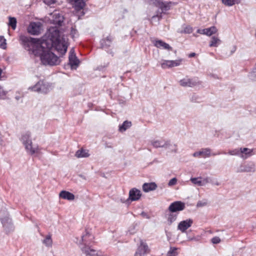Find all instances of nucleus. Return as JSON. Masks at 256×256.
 Listing matches in <instances>:
<instances>
[{
	"label": "nucleus",
	"mask_w": 256,
	"mask_h": 256,
	"mask_svg": "<svg viewBox=\"0 0 256 256\" xmlns=\"http://www.w3.org/2000/svg\"><path fill=\"white\" fill-rule=\"evenodd\" d=\"M42 30V24L40 22H32L28 28V32L32 35L40 34Z\"/></svg>",
	"instance_id": "nucleus-5"
},
{
	"label": "nucleus",
	"mask_w": 256,
	"mask_h": 256,
	"mask_svg": "<svg viewBox=\"0 0 256 256\" xmlns=\"http://www.w3.org/2000/svg\"><path fill=\"white\" fill-rule=\"evenodd\" d=\"M6 94H7V92L4 90L0 86V99L4 98Z\"/></svg>",
	"instance_id": "nucleus-40"
},
{
	"label": "nucleus",
	"mask_w": 256,
	"mask_h": 256,
	"mask_svg": "<svg viewBox=\"0 0 256 256\" xmlns=\"http://www.w3.org/2000/svg\"><path fill=\"white\" fill-rule=\"evenodd\" d=\"M228 153L231 156L239 155L240 154V149L237 148L229 150Z\"/></svg>",
	"instance_id": "nucleus-38"
},
{
	"label": "nucleus",
	"mask_w": 256,
	"mask_h": 256,
	"mask_svg": "<svg viewBox=\"0 0 256 256\" xmlns=\"http://www.w3.org/2000/svg\"><path fill=\"white\" fill-rule=\"evenodd\" d=\"M4 41H6V40L4 38L3 36H0V42H2Z\"/></svg>",
	"instance_id": "nucleus-49"
},
{
	"label": "nucleus",
	"mask_w": 256,
	"mask_h": 256,
	"mask_svg": "<svg viewBox=\"0 0 256 256\" xmlns=\"http://www.w3.org/2000/svg\"><path fill=\"white\" fill-rule=\"evenodd\" d=\"M237 47L236 45H233L230 48V54H232L236 50Z\"/></svg>",
	"instance_id": "nucleus-45"
},
{
	"label": "nucleus",
	"mask_w": 256,
	"mask_h": 256,
	"mask_svg": "<svg viewBox=\"0 0 256 256\" xmlns=\"http://www.w3.org/2000/svg\"><path fill=\"white\" fill-rule=\"evenodd\" d=\"M75 156L78 158H88L90 156L88 150L84 149L76 151Z\"/></svg>",
	"instance_id": "nucleus-25"
},
{
	"label": "nucleus",
	"mask_w": 256,
	"mask_h": 256,
	"mask_svg": "<svg viewBox=\"0 0 256 256\" xmlns=\"http://www.w3.org/2000/svg\"><path fill=\"white\" fill-rule=\"evenodd\" d=\"M92 236L87 230H86L82 235L81 236V239L78 242L76 241L78 244L82 245L81 246H83V245H85L86 243H88L89 241L92 240Z\"/></svg>",
	"instance_id": "nucleus-13"
},
{
	"label": "nucleus",
	"mask_w": 256,
	"mask_h": 256,
	"mask_svg": "<svg viewBox=\"0 0 256 256\" xmlns=\"http://www.w3.org/2000/svg\"><path fill=\"white\" fill-rule=\"evenodd\" d=\"M70 35L72 38H76L78 35L77 30L75 28L72 27L71 28Z\"/></svg>",
	"instance_id": "nucleus-37"
},
{
	"label": "nucleus",
	"mask_w": 256,
	"mask_h": 256,
	"mask_svg": "<svg viewBox=\"0 0 256 256\" xmlns=\"http://www.w3.org/2000/svg\"><path fill=\"white\" fill-rule=\"evenodd\" d=\"M59 196L64 200H72L74 199V196L72 193L66 191L62 190L59 194Z\"/></svg>",
	"instance_id": "nucleus-23"
},
{
	"label": "nucleus",
	"mask_w": 256,
	"mask_h": 256,
	"mask_svg": "<svg viewBox=\"0 0 256 256\" xmlns=\"http://www.w3.org/2000/svg\"><path fill=\"white\" fill-rule=\"evenodd\" d=\"M178 180L176 178H174L170 180L168 184L169 186H172L177 184Z\"/></svg>",
	"instance_id": "nucleus-39"
},
{
	"label": "nucleus",
	"mask_w": 256,
	"mask_h": 256,
	"mask_svg": "<svg viewBox=\"0 0 256 256\" xmlns=\"http://www.w3.org/2000/svg\"><path fill=\"white\" fill-rule=\"evenodd\" d=\"M69 63L71 66L72 68H76L79 65L80 60L76 58L74 49L72 48L70 51V54L69 56Z\"/></svg>",
	"instance_id": "nucleus-15"
},
{
	"label": "nucleus",
	"mask_w": 256,
	"mask_h": 256,
	"mask_svg": "<svg viewBox=\"0 0 256 256\" xmlns=\"http://www.w3.org/2000/svg\"><path fill=\"white\" fill-rule=\"evenodd\" d=\"M70 2L77 10L82 9L85 5L84 0H70Z\"/></svg>",
	"instance_id": "nucleus-24"
},
{
	"label": "nucleus",
	"mask_w": 256,
	"mask_h": 256,
	"mask_svg": "<svg viewBox=\"0 0 256 256\" xmlns=\"http://www.w3.org/2000/svg\"><path fill=\"white\" fill-rule=\"evenodd\" d=\"M50 20L51 23L58 26H61L64 22V18L62 15L60 14L58 12L55 11L51 14Z\"/></svg>",
	"instance_id": "nucleus-7"
},
{
	"label": "nucleus",
	"mask_w": 256,
	"mask_h": 256,
	"mask_svg": "<svg viewBox=\"0 0 256 256\" xmlns=\"http://www.w3.org/2000/svg\"><path fill=\"white\" fill-rule=\"evenodd\" d=\"M150 252L148 247L146 244L142 240L140 241V246H138L136 256H144V255Z\"/></svg>",
	"instance_id": "nucleus-11"
},
{
	"label": "nucleus",
	"mask_w": 256,
	"mask_h": 256,
	"mask_svg": "<svg viewBox=\"0 0 256 256\" xmlns=\"http://www.w3.org/2000/svg\"><path fill=\"white\" fill-rule=\"evenodd\" d=\"M215 184H216V185L218 186V185H219V183H218V182H216V183Z\"/></svg>",
	"instance_id": "nucleus-51"
},
{
	"label": "nucleus",
	"mask_w": 256,
	"mask_h": 256,
	"mask_svg": "<svg viewBox=\"0 0 256 256\" xmlns=\"http://www.w3.org/2000/svg\"><path fill=\"white\" fill-rule=\"evenodd\" d=\"M150 144L155 148H168L170 145V141L164 140H153L150 141Z\"/></svg>",
	"instance_id": "nucleus-9"
},
{
	"label": "nucleus",
	"mask_w": 256,
	"mask_h": 256,
	"mask_svg": "<svg viewBox=\"0 0 256 256\" xmlns=\"http://www.w3.org/2000/svg\"><path fill=\"white\" fill-rule=\"evenodd\" d=\"M240 156L243 159H246L254 154L252 149L244 148H240Z\"/></svg>",
	"instance_id": "nucleus-21"
},
{
	"label": "nucleus",
	"mask_w": 256,
	"mask_h": 256,
	"mask_svg": "<svg viewBox=\"0 0 256 256\" xmlns=\"http://www.w3.org/2000/svg\"><path fill=\"white\" fill-rule=\"evenodd\" d=\"M16 20L14 17L10 16L8 18V25L12 28L13 30H15L16 26Z\"/></svg>",
	"instance_id": "nucleus-32"
},
{
	"label": "nucleus",
	"mask_w": 256,
	"mask_h": 256,
	"mask_svg": "<svg viewBox=\"0 0 256 256\" xmlns=\"http://www.w3.org/2000/svg\"><path fill=\"white\" fill-rule=\"evenodd\" d=\"M183 32L186 34H190L192 32V28L190 26H187L184 28Z\"/></svg>",
	"instance_id": "nucleus-42"
},
{
	"label": "nucleus",
	"mask_w": 256,
	"mask_h": 256,
	"mask_svg": "<svg viewBox=\"0 0 256 256\" xmlns=\"http://www.w3.org/2000/svg\"><path fill=\"white\" fill-rule=\"evenodd\" d=\"M220 242V238L217 236L214 237L212 239V242L213 244H218Z\"/></svg>",
	"instance_id": "nucleus-44"
},
{
	"label": "nucleus",
	"mask_w": 256,
	"mask_h": 256,
	"mask_svg": "<svg viewBox=\"0 0 256 256\" xmlns=\"http://www.w3.org/2000/svg\"><path fill=\"white\" fill-rule=\"evenodd\" d=\"M156 188L157 185L154 182L144 183L142 185V190L146 192L154 190H156Z\"/></svg>",
	"instance_id": "nucleus-22"
},
{
	"label": "nucleus",
	"mask_w": 256,
	"mask_h": 256,
	"mask_svg": "<svg viewBox=\"0 0 256 256\" xmlns=\"http://www.w3.org/2000/svg\"><path fill=\"white\" fill-rule=\"evenodd\" d=\"M5 42L6 41H4L0 44V46L2 49H5L6 48V42Z\"/></svg>",
	"instance_id": "nucleus-47"
},
{
	"label": "nucleus",
	"mask_w": 256,
	"mask_h": 256,
	"mask_svg": "<svg viewBox=\"0 0 256 256\" xmlns=\"http://www.w3.org/2000/svg\"><path fill=\"white\" fill-rule=\"evenodd\" d=\"M208 204L207 201L206 200L198 201L197 203V207H203L206 206Z\"/></svg>",
	"instance_id": "nucleus-41"
},
{
	"label": "nucleus",
	"mask_w": 256,
	"mask_h": 256,
	"mask_svg": "<svg viewBox=\"0 0 256 256\" xmlns=\"http://www.w3.org/2000/svg\"><path fill=\"white\" fill-rule=\"evenodd\" d=\"M255 171V165L252 162L240 166L237 170L238 172H254Z\"/></svg>",
	"instance_id": "nucleus-10"
},
{
	"label": "nucleus",
	"mask_w": 256,
	"mask_h": 256,
	"mask_svg": "<svg viewBox=\"0 0 256 256\" xmlns=\"http://www.w3.org/2000/svg\"><path fill=\"white\" fill-rule=\"evenodd\" d=\"M205 30H206V28L202 29V30L198 29L197 30V32L198 34H205Z\"/></svg>",
	"instance_id": "nucleus-46"
},
{
	"label": "nucleus",
	"mask_w": 256,
	"mask_h": 256,
	"mask_svg": "<svg viewBox=\"0 0 256 256\" xmlns=\"http://www.w3.org/2000/svg\"><path fill=\"white\" fill-rule=\"evenodd\" d=\"M180 84L184 87H193L198 84V82L192 78H185L179 81Z\"/></svg>",
	"instance_id": "nucleus-18"
},
{
	"label": "nucleus",
	"mask_w": 256,
	"mask_h": 256,
	"mask_svg": "<svg viewBox=\"0 0 256 256\" xmlns=\"http://www.w3.org/2000/svg\"><path fill=\"white\" fill-rule=\"evenodd\" d=\"M20 40L22 44L28 48V50L32 51V54H38L39 46L43 47L47 46L48 42H42L43 37L40 39L32 38L24 35H20Z\"/></svg>",
	"instance_id": "nucleus-2"
},
{
	"label": "nucleus",
	"mask_w": 256,
	"mask_h": 256,
	"mask_svg": "<svg viewBox=\"0 0 256 256\" xmlns=\"http://www.w3.org/2000/svg\"><path fill=\"white\" fill-rule=\"evenodd\" d=\"M0 216L2 223L5 230L7 232H10L14 230V225L12 223L11 219L8 218V216H7V214L4 217H2V214L1 213H0Z\"/></svg>",
	"instance_id": "nucleus-6"
},
{
	"label": "nucleus",
	"mask_w": 256,
	"mask_h": 256,
	"mask_svg": "<svg viewBox=\"0 0 256 256\" xmlns=\"http://www.w3.org/2000/svg\"><path fill=\"white\" fill-rule=\"evenodd\" d=\"M185 208V204L180 201H176L172 203L169 207L168 210L171 212H175L184 210Z\"/></svg>",
	"instance_id": "nucleus-8"
},
{
	"label": "nucleus",
	"mask_w": 256,
	"mask_h": 256,
	"mask_svg": "<svg viewBox=\"0 0 256 256\" xmlns=\"http://www.w3.org/2000/svg\"><path fill=\"white\" fill-rule=\"evenodd\" d=\"M68 40L67 37L63 35L57 27H50L43 36L42 42H48L47 46H39L38 48V52L34 54L40 56L41 62L44 65H58L60 60L50 50L54 49L60 54H65L68 46Z\"/></svg>",
	"instance_id": "nucleus-1"
},
{
	"label": "nucleus",
	"mask_w": 256,
	"mask_h": 256,
	"mask_svg": "<svg viewBox=\"0 0 256 256\" xmlns=\"http://www.w3.org/2000/svg\"><path fill=\"white\" fill-rule=\"evenodd\" d=\"M42 243L48 247H51L52 244V240L50 235H47L42 240Z\"/></svg>",
	"instance_id": "nucleus-30"
},
{
	"label": "nucleus",
	"mask_w": 256,
	"mask_h": 256,
	"mask_svg": "<svg viewBox=\"0 0 256 256\" xmlns=\"http://www.w3.org/2000/svg\"><path fill=\"white\" fill-rule=\"evenodd\" d=\"M172 213L171 212L168 215L167 220L169 225L172 224V222L176 221L177 218V215Z\"/></svg>",
	"instance_id": "nucleus-31"
},
{
	"label": "nucleus",
	"mask_w": 256,
	"mask_h": 256,
	"mask_svg": "<svg viewBox=\"0 0 256 256\" xmlns=\"http://www.w3.org/2000/svg\"><path fill=\"white\" fill-rule=\"evenodd\" d=\"M53 88L52 84L48 82L40 80L34 86L30 87V90L32 91L36 92L42 94H46L51 90Z\"/></svg>",
	"instance_id": "nucleus-4"
},
{
	"label": "nucleus",
	"mask_w": 256,
	"mask_h": 256,
	"mask_svg": "<svg viewBox=\"0 0 256 256\" xmlns=\"http://www.w3.org/2000/svg\"><path fill=\"white\" fill-rule=\"evenodd\" d=\"M80 248L86 256H101V252L87 246H81Z\"/></svg>",
	"instance_id": "nucleus-17"
},
{
	"label": "nucleus",
	"mask_w": 256,
	"mask_h": 256,
	"mask_svg": "<svg viewBox=\"0 0 256 256\" xmlns=\"http://www.w3.org/2000/svg\"><path fill=\"white\" fill-rule=\"evenodd\" d=\"M154 45L158 48H162L168 50H172V48L167 43L160 40H152Z\"/></svg>",
	"instance_id": "nucleus-19"
},
{
	"label": "nucleus",
	"mask_w": 256,
	"mask_h": 256,
	"mask_svg": "<svg viewBox=\"0 0 256 256\" xmlns=\"http://www.w3.org/2000/svg\"><path fill=\"white\" fill-rule=\"evenodd\" d=\"M142 196L140 191L136 188H134L130 190L129 199L132 201L138 200Z\"/></svg>",
	"instance_id": "nucleus-20"
},
{
	"label": "nucleus",
	"mask_w": 256,
	"mask_h": 256,
	"mask_svg": "<svg viewBox=\"0 0 256 256\" xmlns=\"http://www.w3.org/2000/svg\"><path fill=\"white\" fill-rule=\"evenodd\" d=\"M222 3L227 6H232L236 4H238L242 0H222Z\"/></svg>",
	"instance_id": "nucleus-33"
},
{
	"label": "nucleus",
	"mask_w": 256,
	"mask_h": 256,
	"mask_svg": "<svg viewBox=\"0 0 256 256\" xmlns=\"http://www.w3.org/2000/svg\"><path fill=\"white\" fill-rule=\"evenodd\" d=\"M221 43V40L217 36H213L211 38V40L210 42V47H217Z\"/></svg>",
	"instance_id": "nucleus-26"
},
{
	"label": "nucleus",
	"mask_w": 256,
	"mask_h": 256,
	"mask_svg": "<svg viewBox=\"0 0 256 256\" xmlns=\"http://www.w3.org/2000/svg\"><path fill=\"white\" fill-rule=\"evenodd\" d=\"M112 38L111 36H108L106 39H103L100 41L102 47L107 48L110 46Z\"/></svg>",
	"instance_id": "nucleus-27"
},
{
	"label": "nucleus",
	"mask_w": 256,
	"mask_h": 256,
	"mask_svg": "<svg viewBox=\"0 0 256 256\" xmlns=\"http://www.w3.org/2000/svg\"><path fill=\"white\" fill-rule=\"evenodd\" d=\"M132 125L131 122L128 120L124 121L123 124L120 126L119 130L120 132H124L126 131L128 128L130 127Z\"/></svg>",
	"instance_id": "nucleus-28"
},
{
	"label": "nucleus",
	"mask_w": 256,
	"mask_h": 256,
	"mask_svg": "<svg viewBox=\"0 0 256 256\" xmlns=\"http://www.w3.org/2000/svg\"><path fill=\"white\" fill-rule=\"evenodd\" d=\"M141 215L144 217H146L147 218H149V216L147 215V214L144 212L141 213Z\"/></svg>",
	"instance_id": "nucleus-48"
},
{
	"label": "nucleus",
	"mask_w": 256,
	"mask_h": 256,
	"mask_svg": "<svg viewBox=\"0 0 256 256\" xmlns=\"http://www.w3.org/2000/svg\"><path fill=\"white\" fill-rule=\"evenodd\" d=\"M170 60H162L160 63L161 67L164 68H172Z\"/></svg>",
	"instance_id": "nucleus-34"
},
{
	"label": "nucleus",
	"mask_w": 256,
	"mask_h": 256,
	"mask_svg": "<svg viewBox=\"0 0 256 256\" xmlns=\"http://www.w3.org/2000/svg\"><path fill=\"white\" fill-rule=\"evenodd\" d=\"M20 140L28 154L32 155L39 153L40 148L37 145L32 144L30 132L28 131L24 132L22 135Z\"/></svg>",
	"instance_id": "nucleus-3"
},
{
	"label": "nucleus",
	"mask_w": 256,
	"mask_h": 256,
	"mask_svg": "<svg viewBox=\"0 0 256 256\" xmlns=\"http://www.w3.org/2000/svg\"><path fill=\"white\" fill-rule=\"evenodd\" d=\"M177 254L176 248H171L170 250L168 252L166 256H176Z\"/></svg>",
	"instance_id": "nucleus-36"
},
{
	"label": "nucleus",
	"mask_w": 256,
	"mask_h": 256,
	"mask_svg": "<svg viewBox=\"0 0 256 256\" xmlns=\"http://www.w3.org/2000/svg\"><path fill=\"white\" fill-rule=\"evenodd\" d=\"M217 32L218 30L215 26H211L209 28H206L205 35L210 36L216 33Z\"/></svg>",
	"instance_id": "nucleus-29"
},
{
	"label": "nucleus",
	"mask_w": 256,
	"mask_h": 256,
	"mask_svg": "<svg viewBox=\"0 0 256 256\" xmlns=\"http://www.w3.org/2000/svg\"><path fill=\"white\" fill-rule=\"evenodd\" d=\"M183 60L179 58L176 60H170L171 68L179 66L181 64Z\"/></svg>",
	"instance_id": "nucleus-35"
},
{
	"label": "nucleus",
	"mask_w": 256,
	"mask_h": 256,
	"mask_svg": "<svg viewBox=\"0 0 256 256\" xmlns=\"http://www.w3.org/2000/svg\"><path fill=\"white\" fill-rule=\"evenodd\" d=\"M211 155V150L210 148H202L199 151L196 152L192 154L194 157H202L204 158H208Z\"/></svg>",
	"instance_id": "nucleus-14"
},
{
	"label": "nucleus",
	"mask_w": 256,
	"mask_h": 256,
	"mask_svg": "<svg viewBox=\"0 0 256 256\" xmlns=\"http://www.w3.org/2000/svg\"><path fill=\"white\" fill-rule=\"evenodd\" d=\"M193 223V220L191 219H188L180 222L178 226V229L182 232H184L187 229L190 228Z\"/></svg>",
	"instance_id": "nucleus-12"
},
{
	"label": "nucleus",
	"mask_w": 256,
	"mask_h": 256,
	"mask_svg": "<svg viewBox=\"0 0 256 256\" xmlns=\"http://www.w3.org/2000/svg\"><path fill=\"white\" fill-rule=\"evenodd\" d=\"M196 56V54L194 53V52H192V53H191L189 54V57L190 58H192V57H194Z\"/></svg>",
	"instance_id": "nucleus-50"
},
{
	"label": "nucleus",
	"mask_w": 256,
	"mask_h": 256,
	"mask_svg": "<svg viewBox=\"0 0 256 256\" xmlns=\"http://www.w3.org/2000/svg\"><path fill=\"white\" fill-rule=\"evenodd\" d=\"M44 2L47 5H51L56 2V0H44Z\"/></svg>",
	"instance_id": "nucleus-43"
},
{
	"label": "nucleus",
	"mask_w": 256,
	"mask_h": 256,
	"mask_svg": "<svg viewBox=\"0 0 256 256\" xmlns=\"http://www.w3.org/2000/svg\"><path fill=\"white\" fill-rule=\"evenodd\" d=\"M209 180L210 178H203L200 176L198 178H192L190 180L196 186H204L209 182Z\"/></svg>",
	"instance_id": "nucleus-16"
}]
</instances>
